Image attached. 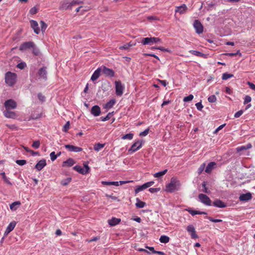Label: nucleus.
Returning a JSON list of instances; mask_svg holds the SVG:
<instances>
[{
	"label": "nucleus",
	"mask_w": 255,
	"mask_h": 255,
	"mask_svg": "<svg viewBox=\"0 0 255 255\" xmlns=\"http://www.w3.org/2000/svg\"><path fill=\"white\" fill-rule=\"evenodd\" d=\"M3 115L7 118L14 119L17 117L16 114L10 110H5L3 112Z\"/></svg>",
	"instance_id": "16"
},
{
	"label": "nucleus",
	"mask_w": 255,
	"mask_h": 255,
	"mask_svg": "<svg viewBox=\"0 0 255 255\" xmlns=\"http://www.w3.org/2000/svg\"><path fill=\"white\" fill-rule=\"evenodd\" d=\"M186 230L187 231L190 233L192 239H195L198 238V236L196 234L195 229L193 225H190L188 226Z\"/></svg>",
	"instance_id": "11"
},
{
	"label": "nucleus",
	"mask_w": 255,
	"mask_h": 255,
	"mask_svg": "<svg viewBox=\"0 0 255 255\" xmlns=\"http://www.w3.org/2000/svg\"><path fill=\"white\" fill-rule=\"evenodd\" d=\"M205 167V163H203V164L201 165V166H200V167L198 169V172H199V174L202 173V172L204 169Z\"/></svg>",
	"instance_id": "64"
},
{
	"label": "nucleus",
	"mask_w": 255,
	"mask_h": 255,
	"mask_svg": "<svg viewBox=\"0 0 255 255\" xmlns=\"http://www.w3.org/2000/svg\"><path fill=\"white\" fill-rule=\"evenodd\" d=\"M116 87V94L118 96H122L124 90V86L120 81H116L115 82Z\"/></svg>",
	"instance_id": "5"
},
{
	"label": "nucleus",
	"mask_w": 255,
	"mask_h": 255,
	"mask_svg": "<svg viewBox=\"0 0 255 255\" xmlns=\"http://www.w3.org/2000/svg\"><path fill=\"white\" fill-rule=\"evenodd\" d=\"M252 145L251 143H248L246 145H243L240 147H238L236 148V150L237 152H240L243 150H247L251 148Z\"/></svg>",
	"instance_id": "27"
},
{
	"label": "nucleus",
	"mask_w": 255,
	"mask_h": 255,
	"mask_svg": "<svg viewBox=\"0 0 255 255\" xmlns=\"http://www.w3.org/2000/svg\"><path fill=\"white\" fill-rule=\"evenodd\" d=\"M132 45L130 44L129 43H128L126 44H125L123 46H120V49H127L129 47L131 46Z\"/></svg>",
	"instance_id": "62"
},
{
	"label": "nucleus",
	"mask_w": 255,
	"mask_h": 255,
	"mask_svg": "<svg viewBox=\"0 0 255 255\" xmlns=\"http://www.w3.org/2000/svg\"><path fill=\"white\" fill-rule=\"evenodd\" d=\"M30 26L33 29L34 33L36 34H39L40 32V28L38 26V23L36 21L34 20H30Z\"/></svg>",
	"instance_id": "15"
},
{
	"label": "nucleus",
	"mask_w": 255,
	"mask_h": 255,
	"mask_svg": "<svg viewBox=\"0 0 255 255\" xmlns=\"http://www.w3.org/2000/svg\"><path fill=\"white\" fill-rule=\"evenodd\" d=\"M71 177H68L66 179L62 180L60 182V184L63 186H66L71 182Z\"/></svg>",
	"instance_id": "37"
},
{
	"label": "nucleus",
	"mask_w": 255,
	"mask_h": 255,
	"mask_svg": "<svg viewBox=\"0 0 255 255\" xmlns=\"http://www.w3.org/2000/svg\"><path fill=\"white\" fill-rule=\"evenodd\" d=\"M251 101H252L251 97L250 96L247 95L245 97L244 104L245 105L247 104L250 103V102H251Z\"/></svg>",
	"instance_id": "51"
},
{
	"label": "nucleus",
	"mask_w": 255,
	"mask_h": 255,
	"mask_svg": "<svg viewBox=\"0 0 255 255\" xmlns=\"http://www.w3.org/2000/svg\"><path fill=\"white\" fill-rule=\"evenodd\" d=\"M40 24L41 26V31L42 32L45 31L47 27V25L42 20L40 21Z\"/></svg>",
	"instance_id": "45"
},
{
	"label": "nucleus",
	"mask_w": 255,
	"mask_h": 255,
	"mask_svg": "<svg viewBox=\"0 0 255 255\" xmlns=\"http://www.w3.org/2000/svg\"><path fill=\"white\" fill-rule=\"evenodd\" d=\"M74 169L81 174H85L88 172L89 167L88 165H85V168H83L81 166L76 165L74 167Z\"/></svg>",
	"instance_id": "12"
},
{
	"label": "nucleus",
	"mask_w": 255,
	"mask_h": 255,
	"mask_svg": "<svg viewBox=\"0 0 255 255\" xmlns=\"http://www.w3.org/2000/svg\"><path fill=\"white\" fill-rule=\"evenodd\" d=\"M101 68L102 72L106 76L109 77H113L115 76V73L113 69L107 68L105 66H102L101 67Z\"/></svg>",
	"instance_id": "7"
},
{
	"label": "nucleus",
	"mask_w": 255,
	"mask_h": 255,
	"mask_svg": "<svg viewBox=\"0 0 255 255\" xmlns=\"http://www.w3.org/2000/svg\"><path fill=\"white\" fill-rule=\"evenodd\" d=\"M170 238L167 236L162 235L160 237L159 241L162 243H167L169 242Z\"/></svg>",
	"instance_id": "36"
},
{
	"label": "nucleus",
	"mask_w": 255,
	"mask_h": 255,
	"mask_svg": "<svg viewBox=\"0 0 255 255\" xmlns=\"http://www.w3.org/2000/svg\"><path fill=\"white\" fill-rule=\"evenodd\" d=\"M38 12V8H37L36 7H33L29 10V13L31 14H35Z\"/></svg>",
	"instance_id": "52"
},
{
	"label": "nucleus",
	"mask_w": 255,
	"mask_h": 255,
	"mask_svg": "<svg viewBox=\"0 0 255 255\" xmlns=\"http://www.w3.org/2000/svg\"><path fill=\"white\" fill-rule=\"evenodd\" d=\"M105 145V143L102 144L100 143H96L94 145V149L96 151H100L102 148H103Z\"/></svg>",
	"instance_id": "35"
},
{
	"label": "nucleus",
	"mask_w": 255,
	"mask_h": 255,
	"mask_svg": "<svg viewBox=\"0 0 255 255\" xmlns=\"http://www.w3.org/2000/svg\"><path fill=\"white\" fill-rule=\"evenodd\" d=\"M4 106L5 108V110H11L16 108L17 104L13 100L9 99L5 101Z\"/></svg>",
	"instance_id": "6"
},
{
	"label": "nucleus",
	"mask_w": 255,
	"mask_h": 255,
	"mask_svg": "<svg viewBox=\"0 0 255 255\" xmlns=\"http://www.w3.org/2000/svg\"><path fill=\"white\" fill-rule=\"evenodd\" d=\"M121 222V219L113 217L111 219L108 220L109 224L111 226H114L118 225Z\"/></svg>",
	"instance_id": "25"
},
{
	"label": "nucleus",
	"mask_w": 255,
	"mask_h": 255,
	"mask_svg": "<svg viewBox=\"0 0 255 255\" xmlns=\"http://www.w3.org/2000/svg\"><path fill=\"white\" fill-rule=\"evenodd\" d=\"M26 66V64L24 62H21L20 63H19L17 66V67L20 69H23L24 68V67Z\"/></svg>",
	"instance_id": "60"
},
{
	"label": "nucleus",
	"mask_w": 255,
	"mask_h": 255,
	"mask_svg": "<svg viewBox=\"0 0 255 255\" xmlns=\"http://www.w3.org/2000/svg\"><path fill=\"white\" fill-rule=\"evenodd\" d=\"M16 74L11 72H7L5 75V83L10 86H13L16 82Z\"/></svg>",
	"instance_id": "2"
},
{
	"label": "nucleus",
	"mask_w": 255,
	"mask_h": 255,
	"mask_svg": "<svg viewBox=\"0 0 255 255\" xmlns=\"http://www.w3.org/2000/svg\"><path fill=\"white\" fill-rule=\"evenodd\" d=\"M189 52L194 55L199 56V57H202L204 55V54H203L202 53H201L199 51H196V50H190Z\"/></svg>",
	"instance_id": "40"
},
{
	"label": "nucleus",
	"mask_w": 255,
	"mask_h": 255,
	"mask_svg": "<svg viewBox=\"0 0 255 255\" xmlns=\"http://www.w3.org/2000/svg\"><path fill=\"white\" fill-rule=\"evenodd\" d=\"M193 26L198 34H201L203 32V26L199 20L194 21Z\"/></svg>",
	"instance_id": "9"
},
{
	"label": "nucleus",
	"mask_w": 255,
	"mask_h": 255,
	"mask_svg": "<svg viewBox=\"0 0 255 255\" xmlns=\"http://www.w3.org/2000/svg\"><path fill=\"white\" fill-rule=\"evenodd\" d=\"M2 177L5 183L8 184L9 185H12V183L10 182V181L8 179V178L6 177L5 173L3 172L1 174Z\"/></svg>",
	"instance_id": "43"
},
{
	"label": "nucleus",
	"mask_w": 255,
	"mask_h": 255,
	"mask_svg": "<svg viewBox=\"0 0 255 255\" xmlns=\"http://www.w3.org/2000/svg\"><path fill=\"white\" fill-rule=\"evenodd\" d=\"M225 55L230 57L235 56L238 55H239L240 56H242V54L239 50H238L236 53H225Z\"/></svg>",
	"instance_id": "41"
},
{
	"label": "nucleus",
	"mask_w": 255,
	"mask_h": 255,
	"mask_svg": "<svg viewBox=\"0 0 255 255\" xmlns=\"http://www.w3.org/2000/svg\"><path fill=\"white\" fill-rule=\"evenodd\" d=\"M34 46L35 44L34 42L32 41L24 42L20 45L19 47V50L20 51H24L27 49L34 48Z\"/></svg>",
	"instance_id": "10"
},
{
	"label": "nucleus",
	"mask_w": 255,
	"mask_h": 255,
	"mask_svg": "<svg viewBox=\"0 0 255 255\" xmlns=\"http://www.w3.org/2000/svg\"><path fill=\"white\" fill-rule=\"evenodd\" d=\"M91 112L94 116H98L101 114V109L98 106H94L92 108Z\"/></svg>",
	"instance_id": "20"
},
{
	"label": "nucleus",
	"mask_w": 255,
	"mask_h": 255,
	"mask_svg": "<svg viewBox=\"0 0 255 255\" xmlns=\"http://www.w3.org/2000/svg\"><path fill=\"white\" fill-rule=\"evenodd\" d=\"M46 165V161L44 159L41 160L36 164L35 168L38 171L41 170Z\"/></svg>",
	"instance_id": "24"
},
{
	"label": "nucleus",
	"mask_w": 255,
	"mask_h": 255,
	"mask_svg": "<svg viewBox=\"0 0 255 255\" xmlns=\"http://www.w3.org/2000/svg\"><path fill=\"white\" fill-rule=\"evenodd\" d=\"M136 201V203H135V206L137 208H142L146 206V203L140 201L139 198H137Z\"/></svg>",
	"instance_id": "30"
},
{
	"label": "nucleus",
	"mask_w": 255,
	"mask_h": 255,
	"mask_svg": "<svg viewBox=\"0 0 255 255\" xmlns=\"http://www.w3.org/2000/svg\"><path fill=\"white\" fill-rule=\"evenodd\" d=\"M208 100L210 103H215L217 101V98L215 95H211L208 97Z\"/></svg>",
	"instance_id": "47"
},
{
	"label": "nucleus",
	"mask_w": 255,
	"mask_h": 255,
	"mask_svg": "<svg viewBox=\"0 0 255 255\" xmlns=\"http://www.w3.org/2000/svg\"><path fill=\"white\" fill-rule=\"evenodd\" d=\"M167 169H165L162 171L155 173L153 175V176L156 178H158V177H161V176H163L164 175H165L167 173Z\"/></svg>",
	"instance_id": "38"
},
{
	"label": "nucleus",
	"mask_w": 255,
	"mask_h": 255,
	"mask_svg": "<svg viewBox=\"0 0 255 255\" xmlns=\"http://www.w3.org/2000/svg\"><path fill=\"white\" fill-rule=\"evenodd\" d=\"M188 9V7L185 4H183L179 6H176L175 8V13L178 12L180 14L185 13Z\"/></svg>",
	"instance_id": "14"
},
{
	"label": "nucleus",
	"mask_w": 255,
	"mask_h": 255,
	"mask_svg": "<svg viewBox=\"0 0 255 255\" xmlns=\"http://www.w3.org/2000/svg\"><path fill=\"white\" fill-rule=\"evenodd\" d=\"M208 219L211 222L214 223H218L222 222V220L221 219H214L210 217H208Z\"/></svg>",
	"instance_id": "58"
},
{
	"label": "nucleus",
	"mask_w": 255,
	"mask_h": 255,
	"mask_svg": "<svg viewBox=\"0 0 255 255\" xmlns=\"http://www.w3.org/2000/svg\"><path fill=\"white\" fill-rule=\"evenodd\" d=\"M70 128V122H67L63 127L62 130L64 132H67Z\"/></svg>",
	"instance_id": "49"
},
{
	"label": "nucleus",
	"mask_w": 255,
	"mask_h": 255,
	"mask_svg": "<svg viewBox=\"0 0 255 255\" xmlns=\"http://www.w3.org/2000/svg\"><path fill=\"white\" fill-rule=\"evenodd\" d=\"M181 186V183L179 180L176 178L172 177L170 183L166 185L165 191L167 192L172 193L176 191H178Z\"/></svg>",
	"instance_id": "1"
},
{
	"label": "nucleus",
	"mask_w": 255,
	"mask_h": 255,
	"mask_svg": "<svg viewBox=\"0 0 255 255\" xmlns=\"http://www.w3.org/2000/svg\"><path fill=\"white\" fill-rule=\"evenodd\" d=\"M102 184L104 185H115L116 186H119V182L118 181H112V182H109V181H102Z\"/></svg>",
	"instance_id": "34"
},
{
	"label": "nucleus",
	"mask_w": 255,
	"mask_h": 255,
	"mask_svg": "<svg viewBox=\"0 0 255 255\" xmlns=\"http://www.w3.org/2000/svg\"><path fill=\"white\" fill-rule=\"evenodd\" d=\"M70 0H63L61 2L60 8L62 10L70 9Z\"/></svg>",
	"instance_id": "18"
},
{
	"label": "nucleus",
	"mask_w": 255,
	"mask_h": 255,
	"mask_svg": "<svg viewBox=\"0 0 255 255\" xmlns=\"http://www.w3.org/2000/svg\"><path fill=\"white\" fill-rule=\"evenodd\" d=\"M50 156L51 160L52 161L55 160L57 157V156L55 154V153L54 151H53L50 153Z\"/></svg>",
	"instance_id": "54"
},
{
	"label": "nucleus",
	"mask_w": 255,
	"mask_h": 255,
	"mask_svg": "<svg viewBox=\"0 0 255 255\" xmlns=\"http://www.w3.org/2000/svg\"><path fill=\"white\" fill-rule=\"evenodd\" d=\"M146 188H147V187H146V186L145 183L140 186H136L135 190H134L135 193L137 194L139 192H140Z\"/></svg>",
	"instance_id": "32"
},
{
	"label": "nucleus",
	"mask_w": 255,
	"mask_h": 255,
	"mask_svg": "<svg viewBox=\"0 0 255 255\" xmlns=\"http://www.w3.org/2000/svg\"><path fill=\"white\" fill-rule=\"evenodd\" d=\"M74 163L75 161L72 158H69L63 162L64 165H67L68 166H72Z\"/></svg>",
	"instance_id": "39"
},
{
	"label": "nucleus",
	"mask_w": 255,
	"mask_h": 255,
	"mask_svg": "<svg viewBox=\"0 0 255 255\" xmlns=\"http://www.w3.org/2000/svg\"><path fill=\"white\" fill-rule=\"evenodd\" d=\"M234 76L233 74H229L228 73H223L222 75V79L226 80Z\"/></svg>",
	"instance_id": "42"
},
{
	"label": "nucleus",
	"mask_w": 255,
	"mask_h": 255,
	"mask_svg": "<svg viewBox=\"0 0 255 255\" xmlns=\"http://www.w3.org/2000/svg\"><path fill=\"white\" fill-rule=\"evenodd\" d=\"M143 45H152L154 43H161V40L158 37H145L143 38L141 41Z\"/></svg>",
	"instance_id": "3"
},
{
	"label": "nucleus",
	"mask_w": 255,
	"mask_h": 255,
	"mask_svg": "<svg viewBox=\"0 0 255 255\" xmlns=\"http://www.w3.org/2000/svg\"><path fill=\"white\" fill-rule=\"evenodd\" d=\"M111 116H112V114L111 113H109L106 117H101L100 119L101 121H103V122H105V121H108L110 119V118H111Z\"/></svg>",
	"instance_id": "46"
},
{
	"label": "nucleus",
	"mask_w": 255,
	"mask_h": 255,
	"mask_svg": "<svg viewBox=\"0 0 255 255\" xmlns=\"http://www.w3.org/2000/svg\"><path fill=\"white\" fill-rule=\"evenodd\" d=\"M216 164V163L215 162H209L206 168L205 172L208 173H210L212 171V170L214 168Z\"/></svg>",
	"instance_id": "26"
},
{
	"label": "nucleus",
	"mask_w": 255,
	"mask_h": 255,
	"mask_svg": "<svg viewBox=\"0 0 255 255\" xmlns=\"http://www.w3.org/2000/svg\"><path fill=\"white\" fill-rule=\"evenodd\" d=\"M6 126L11 130H17V127L15 125H6Z\"/></svg>",
	"instance_id": "55"
},
{
	"label": "nucleus",
	"mask_w": 255,
	"mask_h": 255,
	"mask_svg": "<svg viewBox=\"0 0 255 255\" xmlns=\"http://www.w3.org/2000/svg\"><path fill=\"white\" fill-rule=\"evenodd\" d=\"M252 198V195L251 193L242 194L239 197V199L242 201H248Z\"/></svg>",
	"instance_id": "19"
},
{
	"label": "nucleus",
	"mask_w": 255,
	"mask_h": 255,
	"mask_svg": "<svg viewBox=\"0 0 255 255\" xmlns=\"http://www.w3.org/2000/svg\"><path fill=\"white\" fill-rule=\"evenodd\" d=\"M133 136V134L132 133H129L126 134L125 135H124L122 137V138L123 139H129V140H131V139H132Z\"/></svg>",
	"instance_id": "44"
},
{
	"label": "nucleus",
	"mask_w": 255,
	"mask_h": 255,
	"mask_svg": "<svg viewBox=\"0 0 255 255\" xmlns=\"http://www.w3.org/2000/svg\"><path fill=\"white\" fill-rule=\"evenodd\" d=\"M40 144V141L39 140H36V141H33V142L32 144V146L33 148L37 149L39 147Z\"/></svg>",
	"instance_id": "48"
},
{
	"label": "nucleus",
	"mask_w": 255,
	"mask_h": 255,
	"mask_svg": "<svg viewBox=\"0 0 255 255\" xmlns=\"http://www.w3.org/2000/svg\"><path fill=\"white\" fill-rule=\"evenodd\" d=\"M142 141H140L139 140L136 141L131 145L130 148L128 149V152L131 153L135 152L142 147Z\"/></svg>",
	"instance_id": "8"
},
{
	"label": "nucleus",
	"mask_w": 255,
	"mask_h": 255,
	"mask_svg": "<svg viewBox=\"0 0 255 255\" xmlns=\"http://www.w3.org/2000/svg\"><path fill=\"white\" fill-rule=\"evenodd\" d=\"M193 96L192 95H189V96L185 97L183 99V101L185 102H189L193 100Z\"/></svg>",
	"instance_id": "50"
},
{
	"label": "nucleus",
	"mask_w": 255,
	"mask_h": 255,
	"mask_svg": "<svg viewBox=\"0 0 255 255\" xmlns=\"http://www.w3.org/2000/svg\"><path fill=\"white\" fill-rule=\"evenodd\" d=\"M243 113H244V112L243 110L239 111L238 112H237V113H236L235 114V115H234L235 118H238L240 117L243 114Z\"/></svg>",
	"instance_id": "57"
},
{
	"label": "nucleus",
	"mask_w": 255,
	"mask_h": 255,
	"mask_svg": "<svg viewBox=\"0 0 255 255\" xmlns=\"http://www.w3.org/2000/svg\"><path fill=\"white\" fill-rule=\"evenodd\" d=\"M70 7L72 9L73 7L83 3V1L80 0H70Z\"/></svg>",
	"instance_id": "28"
},
{
	"label": "nucleus",
	"mask_w": 255,
	"mask_h": 255,
	"mask_svg": "<svg viewBox=\"0 0 255 255\" xmlns=\"http://www.w3.org/2000/svg\"><path fill=\"white\" fill-rule=\"evenodd\" d=\"M101 71V68H98L97 70L95 71L94 73L91 76V80L93 81L96 80L100 77Z\"/></svg>",
	"instance_id": "22"
},
{
	"label": "nucleus",
	"mask_w": 255,
	"mask_h": 255,
	"mask_svg": "<svg viewBox=\"0 0 255 255\" xmlns=\"http://www.w3.org/2000/svg\"><path fill=\"white\" fill-rule=\"evenodd\" d=\"M20 205V202L19 201H16L11 203L9 207L11 210L15 211Z\"/></svg>",
	"instance_id": "31"
},
{
	"label": "nucleus",
	"mask_w": 255,
	"mask_h": 255,
	"mask_svg": "<svg viewBox=\"0 0 255 255\" xmlns=\"http://www.w3.org/2000/svg\"><path fill=\"white\" fill-rule=\"evenodd\" d=\"M16 225V222L14 221L10 222L8 226L7 227L5 232H4V236H7L10 232H11L14 228H15V226Z\"/></svg>",
	"instance_id": "17"
},
{
	"label": "nucleus",
	"mask_w": 255,
	"mask_h": 255,
	"mask_svg": "<svg viewBox=\"0 0 255 255\" xmlns=\"http://www.w3.org/2000/svg\"><path fill=\"white\" fill-rule=\"evenodd\" d=\"M149 129L147 128V129H146L145 130H144L143 131L141 132L139 134V135L140 136H146V135H147V134L149 132Z\"/></svg>",
	"instance_id": "61"
},
{
	"label": "nucleus",
	"mask_w": 255,
	"mask_h": 255,
	"mask_svg": "<svg viewBox=\"0 0 255 255\" xmlns=\"http://www.w3.org/2000/svg\"><path fill=\"white\" fill-rule=\"evenodd\" d=\"M33 48L32 53L35 55H38L39 54V50L38 49L36 48L35 46Z\"/></svg>",
	"instance_id": "63"
},
{
	"label": "nucleus",
	"mask_w": 255,
	"mask_h": 255,
	"mask_svg": "<svg viewBox=\"0 0 255 255\" xmlns=\"http://www.w3.org/2000/svg\"><path fill=\"white\" fill-rule=\"evenodd\" d=\"M186 210L187 211H188V212L192 216H194V215H197V214H204V215L207 214V213L205 212H201V211L193 210L191 209H186Z\"/></svg>",
	"instance_id": "29"
},
{
	"label": "nucleus",
	"mask_w": 255,
	"mask_h": 255,
	"mask_svg": "<svg viewBox=\"0 0 255 255\" xmlns=\"http://www.w3.org/2000/svg\"><path fill=\"white\" fill-rule=\"evenodd\" d=\"M199 201L206 206H211L212 201L209 197L205 194L200 193L198 195Z\"/></svg>",
	"instance_id": "4"
},
{
	"label": "nucleus",
	"mask_w": 255,
	"mask_h": 255,
	"mask_svg": "<svg viewBox=\"0 0 255 255\" xmlns=\"http://www.w3.org/2000/svg\"><path fill=\"white\" fill-rule=\"evenodd\" d=\"M116 103V101L114 99L111 100L105 106V108L109 109L112 108Z\"/></svg>",
	"instance_id": "33"
},
{
	"label": "nucleus",
	"mask_w": 255,
	"mask_h": 255,
	"mask_svg": "<svg viewBox=\"0 0 255 255\" xmlns=\"http://www.w3.org/2000/svg\"><path fill=\"white\" fill-rule=\"evenodd\" d=\"M65 147L70 152H78L83 150V148L81 147L70 144L65 145Z\"/></svg>",
	"instance_id": "13"
},
{
	"label": "nucleus",
	"mask_w": 255,
	"mask_h": 255,
	"mask_svg": "<svg viewBox=\"0 0 255 255\" xmlns=\"http://www.w3.org/2000/svg\"><path fill=\"white\" fill-rule=\"evenodd\" d=\"M213 205L219 208H225L227 207V204L225 203L219 199L214 201L213 203Z\"/></svg>",
	"instance_id": "23"
},
{
	"label": "nucleus",
	"mask_w": 255,
	"mask_h": 255,
	"mask_svg": "<svg viewBox=\"0 0 255 255\" xmlns=\"http://www.w3.org/2000/svg\"><path fill=\"white\" fill-rule=\"evenodd\" d=\"M195 106H196L197 109L199 111H201L202 108H203V106L201 102H199V103H196L195 104Z\"/></svg>",
	"instance_id": "59"
},
{
	"label": "nucleus",
	"mask_w": 255,
	"mask_h": 255,
	"mask_svg": "<svg viewBox=\"0 0 255 255\" xmlns=\"http://www.w3.org/2000/svg\"><path fill=\"white\" fill-rule=\"evenodd\" d=\"M38 75L42 78L43 79L46 80L47 79V71H46V67H43L41 68L38 72Z\"/></svg>",
	"instance_id": "21"
},
{
	"label": "nucleus",
	"mask_w": 255,
	"mask_h": 255,
	"mask_svg": "<svg viewBox=\"0 0 255 255\" xmlns=\"http://www.w3.org/2000/svg\"><path fill=\"white\" fill-rule=\"evenodd\" d=\"M16 163L19 165L22 166L26 164V161L24 159L17 160H16Z\"/></svg>",
	"instance_id": "53"
},
{
	"label": "nucleus",
	"mask_w": 255,
	"mask_h": 255,
	"mask_svg": "<svg viewBox=\"0 0 255 255\" xmlns=\"http://www.w3.org/2000/svg\"><path fill=\"white\" fill-rule=\"evenodd\" d=\"M160 189L159 188H150L149 189V191L150 193H153L160 191Z\"/></svg>",
	"instance_id": "56"
}]
</instances>
